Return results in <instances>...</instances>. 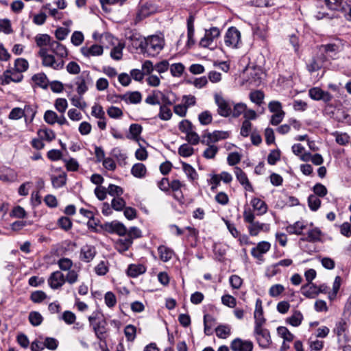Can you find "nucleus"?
I'll use <instances>...</instances> for the list:
<instances>
[{"instance_id": "obj_56", "label": "nucleus", "mask_w": 351, "mask_h": 351, "mask_svg": "<svg viewBox=\"0 0 351 351\" xmlns=\"http://www.w3.org/2000/svg\"><path fill=\"white\" fill-rule=\"evenodd\" d=\"M47 298V294L43 291H35L31 293L30 299L34 303H40Z\"/></svg>"}, {"instance_id": "obj_37", "label": "nucleus", "mask_w": 351, "mask_h": 351, "mask_svg": "<svg viewBox=\"0 0 351 351\" xmlns=\"http://www.w3.org/2000/svg\"><path fill=\"white\" fill-rule=\"evenodd\" d=\"M32 80L34 82V83L43 88H47L48 86V79L46 75L43 73H38L32 76Z\"/></svg>"}, {"instance_id": "obj_54", "label": "nucleus", "mask_w": 351, "mask_h": 351, "mask_svg": "<svg viewBox=\"0 0 351 351\" xmlns=\"http://www.w3.org/2000/svg\"><path fill=\"white\" fill-rule=\"evenodd\" d=\"M184 70V66L182 63H175L171 65L170 71L173 77H180Z\"/></svg>"}, {"instance_id": "obj_60", "label": "nucleus", "mask_w": 351, "mask_h": 351, "mask_svg": "<svg viewBox=\"0 0 351 351\" xmlns=\"http://www.w3.org/2000/svg\"><path fill=\"white\" fill-rule=\"evenodd\" d=\"M0 30L6 34L12 33L10 21L8 19L0 20Z\"/></svg>"}, {"instance_id": "obj_15", "label": "nucleus", "mask_w": 351, "mask_h": 351, "mask_svg": "<svg viewBox=\"0 0 351 351\" xmlns=\"http://www.w3.org/2000/svg\"><path fill=\"white\" fill-rule=\"evenodd\" d=\"M326 56L322 53L317 57H313L306 64L307 70L310 73H313L322 69L326 61Z\"/></svg>"}, {"instance_id": "obj_28", "label": "nucleus", "mask_w": 351, "mask_h": 351, "mask_svg": "<svg viewBox=\"0 0 351 351\" xmlns=\"http://www.w3.org/2000/svg\"><path fill=\"white\" fill-rule=\"evenodd\" d=\"M42 62L45 66L51 67L56 70L62 69L64 66V61L56 62L53 55L45 57V58L42 60Z\"/></svg>"}, {"instance_id": "obj_46", "label": "nucleus", "mask_w": 351, "mask_h": 351, "mask_svg": "<svg viewBox=\"0 0 351 351\" xmlns=\"http://www.w3.org/2000/svg\"><path fill=\"white\" fill-rule=\"evenodd\" d=\"M308 205L311 210L316 211L320 207L321 200L318 196L310 195L308 197Z\"/></svg>"}, {"instance_id": "obj_10", "label": "nucleus", "mask_w": 351, "mask_h": 351, "mask_svg": "<svg viewBox=\"0 0 351 351\" xmlns=\"http://www.w3.org/2000/svg\"><path fill=\"white\" fill-rule=\"evenodd\" d=\"M348 328L347 322L343 319L336 323L333 332L337 336V342L339 344L348 341V337L345 334L348 330Z\"/></svg>"}, {"instance_id": "obj_35", "label": "nucleus", "mask_w": 351, "mask_h": 351, "mask_svg": "<svg viewBox=\"0 0 351 351\" xmlns=\"http://www.w3.org/2000/svg\"><path fill=\"white\" fill-rule=\"evenodd\" d=\"M51 180L54 188L58 189L64 186L66 183V174L62 173L58 176H51Z\"/></svg>"}, {"instance_id": "obj_39", "label": "nucleus", "mask_w": 351, "mask_h": 351, "mask_svg": "<svg viewBox=\"0 0 351 351\" xmlns=\"http://www.w3.org/2000/svg\"><path fill=\"white\" fill-rule=\"evenodd\" d=\"M321 231L318 228L310 230L307 233V237L301 238L303 241L315 242L320 239Z\"/></svg>"}, {"instance_id": "obj_11", "label": "nucleus", "mask_w": 351, "mask_h": 351, "mask_svg": "<svg viewBox=\"0 0 351 351\" xmlns=\"http://www.w3.org/2000/svg\"><path fill=\"white\" fill-rule=\"evenodd\" d=\"M309 97L316 101L322 100L326 103L331 101L332 96L328 91H324L319 87L311 88L308 90Z\"/></svg>"}, {"instance_id": "obj_18", "label": "nucleus", "mask_w": 351, "mask_h": 351, "mask_svg": "<svg viewBox=\"0 0 351 351\" xmlns=\"http://www.w3.org/2000/svg\"><path fill=\"white\" fill-rule=\"evenodd\" d=\"M88 73L83 72L81 75L75 78V84L77 86L76 91L80 96H82L88 90L86 77H88Z\"/></svg>"}, {"instance_id": "obj_42", "label": "nucleus", "mask_w": 351, "mask_h": 351, "mask_svg": "<svg viewBox=\"0 0 351 351\" xmlns=\"http://www.w3.org/2000/svg\"><path fill=\"white\" fill-rule=\"evenodd\" d=\"M28 319L30 324L34 326H40L43 321L42 315L38 311L30 312L28 316Z\"/></svg>"}, {"instance_id": "obj_7", "label": "nucleus", "mask_w": 351, "mask_h": 351, "mask_svg": "<svg viewBox=\"0 0 351 351\" xmlns=\"http://www.w3.org/2000/svg\"><path fill=\"white\" fill-rule=\"evenodd\" d=\"M220 36V30L218 27H213L205 30L204 36L200 40L199 46L207 48L212 46L215 40Z\"/></svg>"}, {"instance_id": "obj_34", "label": "nucleus", "mask_w": 351, "mask_h": 351, "mask_svg": "<svg viewBox=\"0 0 351 351\" xmlns=\"http://www.w3.org/2000/svg\"><path fill=\"white\" fill-rule=\"evenodd\" d=\"M142 130L143 128L141 125L137 123L131 124L129 129L130 134L127 136L128 138L137 141L142 132Z\"/></svg>"}, {"instance_id": "obj_19", "label": "nucleus", "mask_w": 351, "mask_h": 351, "mask_svg": "<svg viewBox=\"0 0 351 351\" xmlns=\"http://www.w3.org/2000/svg\"><path fill=\"white\" fill-rule=\"evenodd\" d=\"M234 173L237 180L246 191L252 190V186L250 184L246 173L240 167H236L234 168Z\"/></svg>"}, {"instance_id": "obj_47", "label": "nucleus", "mask_w": 351, "mask_h": 351, "mask_svg": "<svg viewBox=\"0 0 351 351\" xmlns=\"http://www.w3.org/2000/svg\"><path fill=\"white\" fill-rule=\"evenodd\" d=\"M172 117V112L170 108L166 104H162L160 107L158 117L161 120L168 121Z\"/></svg>"}, {"instance_id": "obj_5", "label": "nucleus", "mask_w": 351, "mask_h": 351, "mask_svg": "<svg viewBox=\"0 0 351 351\" xmlns=\"http://www.w3.org/2000/svg\"><path fill=\"white\" fill-rule=\"evenodd\" d=\"M224 42L228 47L239 48L241 43L240 32L235 27L228 28L224 37Z\"/></svg>"}, {"instance_id": "obj_24", "label": "nucleus", "mask_w": 351, "mask_h": 351, "mask_svg": "<svg viewBox=\"0 0 351 351\" xmlns=\"http://www.w3.org/2000/svg\"><path fill=\"white\" fill-rule=\"evenodd\" d=\"M119 97L126 103L135 104L140 103L142 99L141 93L138 91L127 92L124 95H119Z\"/></svg>"}, {"instance_id": "obj_21", "label": "nucleus", "mask_w": 351, "mask_h": 351, "mask_svg": "<svg viewBox=\"0 0 351 351\" xmlns=\"http://www.w3.org/2000/svg\"><path fill=\"white\" fill-rule=\"evenodd\" d=\"M271 245L267 241L259 242L256 247L251 250L252 255L256 258H261L263 254H265L269 250Z\"/></svg>"}, {"instance_id": "obj_32", "label": "nucleus", "mask_w": 351, "mask_h": 351, "mask_svg": "<svg viewBox=\"0 0 351 351\" xmlns=\"http://www.w3.org/2000/svg\"><path fill=\"white\" fill-rule=\"evenodd\" d=\"M132 174L138 178H144L147 173V169L143 163H136L131 169Z\"/></svg>"}, {"instance_id": "obj_63", "label": "nucleus", "mask_w": 351, "mask_h": 351, "mask_svg": "<svg viewBox=\"0 0 351 351\" xmlns=\"http://www.w3.org/2000/svg\"><path fill=\"white\" fill-rule=\"evenodd\" d=\"M54 105H55L56 109L58 112L63 113L66 111V110L67 108L68 103H67V101L66 99L58 98L56 100Z\"/></svg>"}, {"instance_id": "obj_53", "label": "nucleus", "mask_w": 351, "mask_h": 351, "mask_svg": "<svg viewBox=\"0 0 351 351\" xmlns=\"http://www.w3.org/2000/svg\"><path fill=\"white\" fill-rule=\"evenodd\" d=\"M278 333L284 339L285 341H292L293 335L285 326H279L277 328Z\"/></svg>"}, {"instance_id": "obj_44", "label": "nucleus", "mask_w": 351, "mask_h": 351, "mask_svg": "<svg viewBox=\"0 0 351 351\" xmlns=\"http://www.w3.org/2000/svg\"><path fill=\"white\" fill-rule=\"evenodd\" d=\"M265 95L261 90H254L250 93V99L251 101L258 106H261L263 101Z\"/></svg>"}, {"instance_id": "obj_43", "label": "nucleus", "mask_w": 351, "mask_h": 351, "mask_svg": "<svg viewBox=\"0 0 351 351\" xmlns=\"http://www.w3.org/2000/svg\"><path fill=\"white\" fill-rule=\"evenodd\" d=\"M216 335L221 339H226L230 335V327L228 325H219L215 329Z\"/></svg>"}, {"instance_id": "obj_64", "label": "nucleus", "mask_w": 351, "mask_h": 351, "mask_svg": "<svg viewBox=\"0 0 351 351\" xmlns=\"http://www.w3.org/2000/svg\"><path fill=\"white\" fill-rule=\"evenodd\" d=\"M313 190L315 193L314 195L320 197L326 196L328 192L326 187L320 183L316 184L313 186Z\"/></svg>"}, {"instance_id": "obj_1", "label": "nucleus", "mask_w": 351, "mask_h": 351, "mask_svg": "<svg viewBox=\"0 0 351 351\" xmlns=\"http://www.w3.org/2000/svg\"><path fill=\"white\" fill-rule=\"evenodd\" d=\"M165 45L162 37L153 35L139 40L138 47L148 56H155L160 53Z\"/></svg>"}, {"instance_id": "obj_45", "label": "nucleus", "mask_w": 351, "mask_h": 351, "mask_svg": "<svg viewBox=\"0 0 351 351\" xmlns=\"http://www.w3.org/2000/svg\"><path fill=\"white\" fill-rule=\"evenodd\" d=\"M28 66V62L24 58H17L14 62V70L17 73L25 72Z\"/></svg>"}, {"instance_id": "obj_52", "label": "nucleus", "mask_w": 351, "mask_h": 351, "mask_svg": "<svg viewBox=\"0 0 351 351\" xmlns=\"http://www.w3.org/2000/svg\"><path fill=\"white\" fill-rule=\"evenodd\" d=\"M194 149L186 143L180 146L178 154L182 157H189L193 154Z\"/></svg>"}, {"instance_id": "obj_4", "label": "nucleus", "mask_w": 351, "mask_h": 351, "mask_svg": "<svg viewBox=\"0 0 351 351\" xmlns=\"http://www.w3.org/2000/svg\"><path fill=\"white\" fill-rule=\"evenodd\" d=\"M326 6L332 10L344 13L348 20L351 21V0H324Z\"/></svg>"}, {"instance_id": "obj_6", "label": "nucleus", "mask_w": 351, "mask_h": 351, "mask_svg": "<svg viewBox=\"0 0 351 351\" xmlns=\"http://www.w3.org/2000/svg\"><path fill=\"white\" fill-rule=\"evenodd\" d=\"M230 132L228 131L215 130L213 132H206L202 135L201 143L208 145L215 143L220 140H224L229 137Z\"/></svg>"}, {"instance_id": "obj_62", "label": "nucleus", "mask_w": 351, "mask_h": 351, "mask_svg": "<svg viewBox=\"0 0 351 351\" xmlns=\"http://www.w3.org/2000/svg\"><path fill=\"white\" fill-rule=\"evenodd\" d=\"M57 118V114L53 110H48L45 112L44 119L45 122L50 125H53L55 123H56Z\"/></svg>"}, {"instance_id": "obj_16", "label": "nucleus", "mask_w": 351, "mask_h": 351, "mask_svg": "<svg viewBox=\"0 0 351 351\" xmlns=\"http://www.w3.org/2000/svg\"><path fill=\"white\" fill-rule=\"evenodd\" d=\"M230 348L233 351H252L253 343L251 341L237 338L232 341Z\"/></svg>"}, {"instance_id": "obj_38", "label": "nucleus", "mask_w": 351, "mask_h": 351, "mask_svg": "<svg viewBox=\"0 0 351 351\" xmlns=\"http://www.w3.org/2000/svg\"><path fill=\"white\" fill-rule=\"evenodd\" d=\"M306 228V226L300 221H297L293 225H289L287 227V231L289 234H302V230Z\"/></svg>"}, {"instance_id": "obj_13", "label": "nucleus", "mask_w": 351, "mask_h": 351, "mask_svg": "<svg viewBox=\"0 0 351 351\" xmlns=\"http://www.w3.org/2000/svg\"><path fill=\"white\" fill-rule=\"evenodd\" d=\"M215 101L218 106V113L222 117H228L232 112V108L228 101L221 95L216 94Z\"/></svg>"}, {"instance_id": "obj_2", "label": "nucleus", "mask_w": 351, "mask_h": 351, "mask_svg": "<svg viewBox=\"0 0 351 351\" xmlns=\"http://www.w3.org/2000/svg\"><path fill=\"white\" fill-rule=\"evenodd\" d=\"M88 319L97 338L101 341H105L106 334L108 332V324L103 314L99 311H95L88 317Z\"/></svg>"}, {"instance_id": "obj_17", "label": "nucleus", "mask_w": 351, "mask_h": 351, "mask_svg": "<svg viewBox=\"0 0 351 351\" xmlns=\"http://www.w3.org/2000/svg\"><path fill=\"white\" fill-rule=\"evenodd\" d=\"M23 76L21 74H16L11 71V70H6L2 75L0 76L1 84L2 85H7L10 82H19L22 80Z\"/></svg>"}, {"instance_id": "obj_25", "label": "nucleus", "mask_w": 351, "mask_h": 351, "mask_svg": "<svg viewBox=\"0 0 351 351\" xmlns=\"http://www.w3.org/2000/svg\"><path fill=\"white\" fill-rule=\"evenodd\" d=\"M49 50L60 58H64L68 55L66 47L56 40H52Z\"/></svg>"}, {"instance_id": "obj_55", "label": "nucleus", "mask_w": 351, "mask_h": 351, "mask_svg": "<svg viewBox=\"0 0 351 351\" xmlns=\"http://www.w3.org/2000/svg\"><path fill=\"white\" fill-rule=\"evenodd\" d=\"M107 191L110 195L114 197H119L123 193V190L121 186L112 184H109Z\"/></svg>"}, {"instance_id": "obj_12", "label": "nucleus", "mask_w": 351, "mask_h": 351, "mask_svg": "<svg viewBox=\"0 0 351 351\" xmlns=\"http://www.w3.org/2000/svg\"><path fill=\"white\" fill-rule=\"evenodd\" d=\"M343 44L342 40L339 38H335L332 43L322 45L320 49L324 52V54L336 55L337 53L341 51L343 49Z\"/></svg>"}, {"instance_id": "obj_26", "label": "nucleus", "mask_w": 351, "mask_h": 351, "mask_svg": "<svg viewBox=\"0 0 351 351\" xmlns=\"http://www.w3.org/2000/svg\"><path fill=\"white\" fill-rule=\"evenodd\" d=\"M194 21L195 17L193 15H190L187 19V45L189 47L195 44V40L193 38L195 34Z\"/></svg>"}, {"instance_id": "obj_27", "label": "nucleus", "mask_w": 351, "mask_h": 351, "mask_svg": "<svg viewBox=\"0 0 351 351\" xmlns=\"http://www.w3.org/2000/svg\"><path fill=\"white\" fill-rule=\"evenodd\" d=\"M253 33L255 36H258L261 39H265L267 36L268 27L267 25V21L258 22L254 27L252 28Z\"/></svg>"}, {"instance_id": "obj_48", "label": "nucleus", "mask_w": 351, "mask_h": 351, "mask_svg": "<svg viewBox=\"0 0 351 351\" xmlns=\"http://www.w3.org/2000/svg\"><path fill=\"white\" fill-rule=\"evenodd\" d=\"M57 265H58L61 271H67L71 269L73 266V261L69 258H61L58 262Z\"/></svg>"}, {"instance_id": "obj_22", "label": "nucleus", "mask_w": 351, "mask_h": 351, "mask_svg": "<svg viewBox=\"0 0 351 351\" xmlns=\"http://www.w3.org/2000/svg\"><path fill=\"white\" fill-rule=\"evenodd\" d=\"M96 254L95 247L91 245H85L82 247L80 252V258L84 262L89 263Z\"/></svg>"}, {"instance_id": "obj_3", "label": "nucleus", "mask_w": 351, "mask_h": 351, "mask_svg": "<svg viewBox=\"0 0 351 351\" xmlns=\"http://www.w3.org/2000/svg\"><path fill=\"white\" fill-rule=\"evenodd\" d=\"M254 218L255 216L250 209L244 210L243 219L245 222L250 223L247 228L251 236H257L261 230H269V226L268 224L254 221Z\"/></svg>"}, {"instance_id": "obj_51", "label": "nucleus", "mask_w": 351, "mask_h": 351, "mask_svg": "<svg viewBox=\"0 0 351 351\" xmlns=\"http://www.w3.org/2000/svg\"><path fill=\"white\" fill-rule=\"evenodd\" d=\"M126 205L125 201L122 197H114L111 202L112 208L117 211H121Z\"/></svg>"}, {"instance_id": "obj_9", "label": "nucleus", "mask_w": 351, "mask_h": 351, "mask_svg": "<svg viewBox=\"0 0 351 351\" xmlns=\"http://www.w3.org/2000/svg\"><path fill=\"white\" fill-rule=\"evenodd\" d=\"M47 282L52 289H58L66 282L64 275L61 271H55L50 274Z\"/></svg>"}, {"instance_id": "obj_50", "label": "nucleus", "mask_w": 351, "mask_h": 351, "mask_svg": "<svg viewBox=\"0 0 351 351\" xmlns=\"http://www.w3.org/2000/svg\"><path fill=\"white\" fill-rule=\"evenodd\" d=\"M23 111L25 112L23 117H25V121L32 122L36 113L35 108L30 105H26L25 108L23 109Z\"/></svg>"}, {"instance_id": "obj_49", "label": "nucleus", "mask_w": 351, "mask_h": 351, "mask_svg": "<svg viewBox=\"0 0 351 351\" xmlns=\"http://www.w3.org/2000/svg\"><path fill=\"white\" fill-rule=\"evenodd\" d=\"M182 165L183 171H184V173L186 174L189 179H191V180H194L197 178V173L195 169L191 165L186 162H182Z\"/></svg>"}, {"instance_id": "obj_58", "label": "nucleus", "mask_w": 351, "mask_h": 351, "mask_svg": "<svg viewBox=\"0 0 351 351\" xmlns=\"http://www.w3.org/2000/svg\"><path fill=\"white\" fill-rule=\"evenodd\" d=\"M198 119L202 125H206L212 122L213 117L211 113L206 110L199 114Z\"/></svg>"}, {"instance_id": "obj_8", "label": "nucleus", "mask_w": 351, "mask_h": 351, "mask_svg": "<svg viewBox=\"0 0 351 351\" xmlns=\"http://www.w3.org/2000/svg\"><path fill=\"white\" fill-rule=\"evenodd\" d=\"M254 335L258 345L262 348H267L271 343L269 332L263 326L254 327Z\"/></svg>"}, {"instance_id": "obj_31", "label": "nucleus", "mask_w": 351, "mask_h": 351, "mask_svg": "<svg viewBox=\"0 0 351 351\" xmlns=\"http://www.w3.org/2000/svg\"><path fill=\"white\" fill-rule=\"evenodd\" d=\"M253 208L258 212L257 215H262L267 210L266 203L259 198L254 197L251 201Z\"/></svg>"}, {"instance_id": "obj_59", "label": "nucleus", "mask_w": 351, "mask_h": 351, "mask_svg": "<svg viewBox=\"0 0 351 351\" xmlns=\"http://www.w3.org/2000/svg\"><path fill=\"white\" fill-rule=\"evenodd\" d=\"M67 271L66 275L64 276L66 282L70 285L75 283L78 280V271L75 269H70Z\"/></svg>"}, {"instance_id": "obj_36", "label": "nucleus", "mask_w": 351, "mask_h": 351, "mask_svg": "<svg viewBox=\"0 0 351 351\" xmlns=\"http://www.w3.org/2000/svg\"><path fill=\"white\" fill-rule=\"evenodd\" d=\"M52 40H51L50 36L46 34H38L35 37V41L36 43L37 46L39 47H42L47 45H48L50 47Z\"/></svg>"}, {"instance_id": "obj_14", "label": "nucleus", "mask_w": 351, "mask_h": 351, "mask_svg": "<svg viewBox=\"0 0 351 351\" xmlns=\"http://www.w3.org/2000/svg\"><path fill=\"white\" fill-rule=\"evenodd\" d=\"M104 227L107 232L110 233H116L121 237L125 236L127 233L126 227L123 223L118 221L106 223H105Z\"/></svg>"}, {"instance_id": "obj_57", "label": "nucleus", "mask_w": 351, "mask_h": 351, "mask_svg": "<svg viewBox=\"0 0 351 351\" xmlns=\"http://www.w3.org/2000/svg\"><path fill=\"white\" fill-rule=\"evenodd\" d=\"M38 134L39 136L40 137V138L45 139L47 141H51L56 137L55 133L51 130H47V129L40 130L38 132Z\"/></svg>"}, {"instance_id": "obj_23", "label": "nucleus", "mask_w": 351, "mask_h": 351, "mask_svg": "<svg viewBox=\"0 0 351 351\" xmlns=\"http://www.w3.org/2000/svg\"><path fill=\"white\" fill-rule=\"evenodd\" d=\"M322 287H317L313 283H307L302 287V293L307 298H314L319 293L322 292Z\"/></svg>"}, {"instance_id": "obj_33", "label": "nucleus", "mask_w": 351, "mask_h": 351, "mask_svg": "<svg viewBox=\"0 0 351 351\" xmlns=\"http://www.w3.org/2000/svg\"><path fill=\"white\" fill-rule=\"evenodd\" d=\"M158 251L159 253L160 258L163 262L169 261L173 255V250L164 245L159 246Z\"/></svg>"}, {"instance_id": "obj_20", "label": "nucleus", "mask_w": 351, "mask_h": 351, "mask_svg": "<svg viewBox=\"0 0 351 351\" xmlns=\"http://www.w3.org/2000/svg\"><path fill=\"white\" fill-rule=\"evenodd\" d=\"M85 57L98 56L103 53V47L99 45H93L90 47H82L80 49Z\"/></svg>"}, {"instance_id": "obj_61", "label": "nucleus", "mask_w": 351, "mask_h": 351, "mask_svg": "<svg viewBox=\"0 0 351 351\" xmlns=\"http://www.w3.org/2000/svg\"><path fill=\"white\" fill-rule=\"evenodd\" d=\"M91 114L99 119H105V112L100 105L95 104L92 107Z\"/></svg>"}, {"instance_id": "obj_40", "label": "nucleus", "mask_w": 351, "mask_h": 351, "mask_svg": "<svg viewBox=\"0 0 351 351\" xmlns=\"http://www.w3.org/2000/svg\"><path fill=\"white\" fill-rule=\"evenodd\" d=\"M302 319L303 315L301 312L295 311L293 312V315L287 319V321L291 326L297 327L301 324Z\"/></svg>"}, {"instance_id": "obj_29", "label": "nucleus", "mask_w": 351, "mask_h": 351, "mask_svg": "<svg viewBox=\"0 0 351 351\" xmlns=\"http://www.w3.org/2000/svg\"><path fill=\"white\" fill-rule=\"evenodd\" d=\"M146 271V267L142 264H131L128 266L127 274L132 278H136Z\"/></svg>"}, {"instance_id": "obj_30", "label": "nucleus", "mask_w": 351, "mask_h": 351, "mask_svg": "<svg viewBox=\"0 0 351 351\" xmlns=\"http://www.w3.org/2000/svg\"><path fill=\"white\" fill-rule=\"evenodd\" d=\"M131 238L126 237L123 239H119L114 243L115 249L120 253L127 251L132 244Z\"/></svg>"}, {"instance_id": "obj_41", "label": "nucleus", "mask_w": 351, "mask_h": 351, "mask_svg": "<svg viewBox=\"0 0 351 351\" xmlns=\"http://www.w3.org/2000/svg\"><path fill=\"white\" fill-rule=\"evenodd\" d=\"M208 147L204 151L203 156L206 159H213L218 153L219 147L213 143L206 145Z\"/></svg>"}]
</instances>
